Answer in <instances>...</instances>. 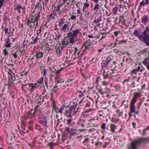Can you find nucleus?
<instances>
[{
	"label": "nucleus",
	"mask_w": 149,
	"mask_h": 149,
	"mask_svg": "<svg viewBox=\"0 0 149 149\" xmlns=\"http://www.w3.org/2000/svg\"><path fill=\"white\" fill-rule=\"evenodd\" d=\"M61 73L56 75L55 79V82L56 83V85L58 84L61 83L62 82H64L63 81H62V79L61 77Z\"/></svg>",
	"instance_id": "obj_12"
},
{
	"label": "nucleus",
	"mask_w": 149,
	"mask_h": 149,
	"mask_svg": "<svg viewBox=\"0 0 149 149\" xmlns=\"http://www.w3.org/2000/svg\"><path fill=\"white\" fill-rule=\"evenodd\" d=\"M104 80L102 82V85L104 86H107L108 84V81H106L105 79H104Z\"/></svg>",
	"instance_id": "obj_62"
},
{
	"label": "nucleus",
	"mask_w": 149,
	"mask_h": 149,
	"mask_svg": "<svg viewBox=\"0 0 149 149\" xmlns=\"http://www.w3.org/2000/svg\"><path fill=\"white\" fill-rule=\"evenodd\" d=\"M21 128L22 130H21L20 128H19V130L20 132H22L24 134H25L26 133L25 131V130L26 129V124L25 121L24 120H22L21 121Z\"/></svg>",
	"instance_id": "obj_17"
},
{
	"label": "nucleus",
	"mask_w": 149,
	"mask_h": 149,
	"mask_svg": "<svg viewBox=\"0 0 149 149\" xmlns=\"http://www.w3.org/2000/svg\"><path fill=\"white\" fill-rule=\"evenodd\" d=\"M116 62L115 61H113L110 58L107 61L104 66L107 68L108 65H109L111 70L115 69V68H117V66L116 65Z\"/></svg>",
	"instance_id": "obj_8"
},
{
	"label": "nucleus",
	"mask_w": 149,
	"mask_h": 149,
	"mask_svg": "<svg viewBox=\"0 0 149 149\" xmlns=\"http://www.w3.org/2000/svg\"><path fill=\"white\" fill-rule=\"evenodd\" d=\"M49 17L48 18V20L50 21L51 19H55V16L54 15V13H52L50 14L49 16Z\"/></svg>",
	"instance_id": "obj_53"
},
{
	"label": "nucleus",
	"mask_w": 149,
	"mask_h": 149,
	"mask_svg": "<svg viewBox=\"0 0 149 149\" xmlns=\"http://www.w3.org/2000/svg\"><path fill=\"white\" fill-rule=\"evenodd\" d=\"M56 118H57V120L58 121L57 125H59L60 126L61 125V122L63 121V118L62 116H61L59 117V116L57 114L56 115Z\"/></svg>",
	"instance_id": "obj_34"
},
{
	"label": "nucleus",
	"mask_w": 149,
	"mask_h": 149,
	"mask_svg": "<svg viewBox=\"0 0 149 149\" xmlns=\"http://www.w3.org/2000/svg\"><path fill=\"white\" fill-rule=\"evenodd\" d=\"M39 122L43 125L44 126H46L47 125V120L45 118H43L39 120Z\"/></svg>",
	"instance_id": "obj_24"
},
{
	"label": "nucleus",
	"mask_w": 149,
	"mask_h": 149,
	"mask_svg": "<svg viewBox=\"0 0 149 149\" xmlns=\"http://www.w3.org/2000/svg\"><path fill=\"white\" fill-rule=\"evenodd\" d=\"M8 78L10 81H15V80H17L18 79H16V77L14 74H10L8 76Z\"/></svg>",
	"instance_id": "obj_31"
},
{
	"label": "nucleus",
	"mask_w": 149,
	"mask_h": 149,
	"mask_svg": "<svg viewBox=\"0 0 149 149\" xmlns=\"http://www.w3.org/2000/svg\"><path fill=\"white\" fill-rule=\"evenodd\" d=\"M135 103L131 102L130 103V111L129 113V114L130 116H131L132 115L131 113H134L136 115L139 114V110L138 109L136 110V107L135 106Z\"/></svg>",
	"instance_id": "obj_7"
},
{
	"label": "nucleus",
	"mask_w": 149,
	"mask_h": 149,
	"mask_svg": "<svg viewBox=\"0 0 149 149\" xmlns=\"http://www.w3.org/2000/svg\"><path fill=\"white\" fill-rule=\"evenodd\" d=\"M111 70L112 71L111 72L112 77H116L120 75V72L118 71V69L115 68Z\"/></svg>",
	"instance_id": "obj_22"
},
{
	"label": "nucleus",
	"mask_w": 149,
	"mask_h": 149,
	"mask_svg": "<svg viewBox=\"0 0 149 149\" xmlns=\"http://www.w3.org/2000/svg\"><path fill=\"white\" fill-rule=\"evenodd\" d=\"M64 68H62L60 69H58L57 68H56L55 66H53L52 68H49V70L51 71V72H53L55 73V74L57 75L58 74H60L61 73V72L62 71Z\"/></svg>",
	"instance_id": "obj_10"
},
{
	"label": "nucleus",
	"mask_w": 149,
	"mask_h": 149,
	"mask_svg": "<svg viewBox=\"0 0 149 149\" xmlns=\"http://www.w3.org/2000/svg\"><path fill=\"white\" fill-rule=\"evenodd\" d=\"M35 129L38 130L39 131L41 132L42 130V128L40 126L38 125H36L35 127Z\"/></svg>",
	"instance_id": "obj_55"
},
{
	"label": "nucleus",
	"mask_w": 149,
	"mask_h": 149,
	"mask_svg": "<svg viewBox=\"0 0 149 149\" xmlns=\"http://www.w3.org/2000/svg\"><path fill=\"white\" fill-rule=\"evenodd\" d=\"M40 12H39V13L37 11V13H36L34 15H32L31 16V20L32 21V23H33V24L35 25V22L36 23V26H37V24L38 22V21L39 20L40 16Z\"/></svg>",
	"instance_id": "obj_6"
},
{
	"label": "nucleus",
	"mask_w": 149,
	"mask_h": 149,
	"mask_svg": "<svg viewBox=\"0 0 149 149\" xmlns=\"http://www.w3.org/2000/svg\"><path fill=\"white\" fill-rule=\"evenodd\" d=\"M33 121H30L29 122V129L31 130L32 131H33Z\"/></svg>",
	"instance_id": "obj_49"
},
{
	"label": "nucleus",
	"mask_w": 149,
	"mask_h": 149,
	"mask_svg": "<svg viewBox=\"0 0 149 149\" xmlns=\"http://www.w3.org/2000/svg\"><path fill=\"white\" fill-rule=\"evenodd\" d=\"M27 21L26 22V24L28 26H29L31 25V24L32 23V21H31V20H30V19H27Z\"/></svg>",
	"instance_id": "obj_59"
},
{
	"label": "nucleus",
	"mask_w": 149,
	"mask_h": 149,
	"mask_svg": "<svg viewBox=\"0 0 149 149\" xmlns=\"http://www.w3.org/2000/svg\"><path fill=\"white\" fill-rule=\"evenodd\" d=\"M67 124L70 126H73L75 125L74 122V120L72 118L67 119Z\"/></svg>",
	"instance_id": "obj_26"
},
{
	"label": "nucleus",
	"mask_w": 149,
	"mask_h": 149,
	"mask_svg": "<svg viewBox=\"0 0 149 149\" xmlns=\"http://www.w3.org/2000/svg\"><path fill=\"white\" fill-rule=\"evenodd\" d=\"M64 107L65 106L64 105H63L60 108V109H59L58 107H57L53 109L56 113H62L63 111L64 110Z\"/></svg>",
	"instance_id": "obj_18"
},
{
	"label": "nucleus",
	"mask_w": 149,
	"mask_h": 149,
	"mask_svg": "<svg viewBox=\"0 0 149 149\" xmlns=\"http://www.w3.org/2000/svg\"><path fill=\"white\" fill-rule=\"evenodd\" d=\"M42 96L41 95H40L39 96V97L40 98V100L38 98V100H39L38 102V104H39L40 102H44V97H42V98L41 99V97H42Z\"/></svg>",
	"instance_id": "obj_60"
},
{
	"label": "nucleus",
	"mask_w": 149,
	"mask_h": 149,
	"mask_svg": "<svg viewBox=\"0 0 149 149\" xmlns=\"http://www.w3.org/2000/svg\"><path fill=\"white\" fill-rule=\"evenodd\" d=\"M107 34V33L106 32L102 33L100 35V36H101V38L100 39V40H102L103 39H104L105 38V37H106Z\"/></svg>",
	"instance_id": "obj_50"
},
{
	"label": "nucleus",
	"mask_w": 149,
	"mask_h": 149,
	"mask_svg": "<svg viewBox=\"0 0 149 149\" xmlns=\"http://www.w3.org/2000/svg\"><path fill=\"white\" fill-rule=\"evenodd\" d=\"M70 108L74 111H75L76 109L77 108V102L76 101L75 102L72 101L70 102Z\"/></svg>",
	"instance_id": "obj_21"
},
{
	"label": "nucleus",
	"mask_w": 149,
	"mask_h": 149,
	"mask_svg": "<svg viewBox=\"0 0 149 149\" xmlns=\"http://www.w3.org/2000/svg\"><path fill=\"white\" fill-rule=\"evenodd\" d=\"M78 17V16L76 15H71L70 17V19L71 20H76L77 17Z\"/></svg>",
	"instance_id": "obj_54"
},
{
	"label": "nucleus",
	"mask_w": 149,
	"mask_h": 149,
	"mask_svg": "<svg viewBox=\"0 0 149 149\" xmlns=\"http://www.w3.org/2000/svg\"><path fill=\"white\" fill-rule=\"evenodd\" d=\"M116 128V126L113 124H111L110 125V130L112 133L115 132V129Z\"/></svg>",
	"instance_id": "obj_38"
},
{
	"label": "nucleus",
	"mask_w": 149,
	"mask_h": 149,
	"mask_svg": "<svg viewBox=\"0 0 149 149\" xmlns=\"http://www.w3.org/2000/svg\"><path fill=\"white\" fill-rule=\"evenodd\" d=\"M43 56V53L40 51H38L36 52V57L37 59L41 58Z\"/></svg>",
	"instance_id": "obj_35"
},
{
	"label": "nucleus",
	"mask_w": 149,
	"mask_h": 149,
	"mask_svg": "<svg viewBox=\"0 0 149 149\" xmlns=\"http://www.w3.org/2000/svg\"><path fill=\"white\" fill-rule=\"evenodd\" d=\"M148 20L149 19L148 16L146 15H145L142 19V22L143 24H145L147 22Z\"/></svg>",
	"instance_id": "obj_33"
},
{
	"label": "nucleus",
	"mask_w": 149,
	"mask_h": 149,
	"mask_svg": "<svg viewBox=\"0 0 149 149\" xmlns=\"http://www.w3.org/2000/svg\"><path fill=\"white\" fill-rule=\"evenodd\" d=\"M99 116L101 117V118H104L105 116V113H104L102 111H100L99 112Z\"/></svg>",
	"instance_id": "obj_51"
},
{
	"label": "nucleus",
	"mask_w": 149,
	"mask_h": 149,
	"mask_svg": "<svg viewBox=\"0 0 149 149\" xmlns=\"http://www.w3.org/2000/svg\"><path fill=\"white\" fill-rule=\"evenodd\" d=\"M93 108H90L86 110L82 113L81 116H84L85 115L86 113L91 111H93Z\"/></svg>",
	"instance_id": "obj_47"
},
{
	"label": "nucleus",
	"mask_w": 149,
	"mask_h": 149,
	"mask_svg": "<svg viewBox=\"0 0 149 149\" xmlns=\"http://www.w3.org/2000/svg\"><path fill=\"white\" fill-rule=\"evenodd\" d=\"M40 70L42 71L41 73H43V77L45 76V78L46 79L47 78L46 75L47 74V68L42 66H40Z\"/></svg>",
	"instance_id": "obj_16"
},
{
	"label": "nucleus",
	"mask_w": 149,
	"mask_h": 149,
	"mask_svg": "<svg viewBox=\"0 0 149 149\" xmlns=\"http://www.w3.org/2000/svg\"><path fill=\"white\" fill-rule=\"evenodd\" d=\"M149 143V137L135 139L131 142L128 148L129 149H137V147L141 143Z\"/></svg>",
	"instance_id": "obj_3"
},
{
	"label": "nucleus",
	"mask_w": 149,
	"mask_h": 149,
	"mask_svg": "<svg viewBox=\"0 0 149 149\" xmlns=\"http://www.w3.org/2000/svg\"><path fill=\"white\" fill-rule=\"evenodd\" d=\"M106 124L105 123H103L102 124V125L101 126V128L103 130V132L105 131V130L106 129Z\"/></svg>",
	"instance_id": "obj_64"
},
{
	"label": "nucleus",
	"mask_w": 149,
	"mask_h": 149,
	"mask_svg": "<svg viewBox=\"0 0 149 149\" xmlns=\"http://www.w3.org/2000/svg\"><path fill=\"white\" fill-rule=\"evenodd\" d=\"M66 23L65 22H64L63 19H61V21H60V22L58 24V26L59 27V28L60 29H61V28L62 27V26H64V24H65Z\"/></svg>",
	"instance_id": "obj_44"
},
{
	"label": "nucleus",
	"mask_w": 149,
	"mask_h": 149,
	"mask_svg": "<svg viewBox=\"0 0 149 149\" xmlns=\"http://www.w3.org/2000/svg\"><path fill=\"white\" fill-rule=\"evenodd\" d=\"M128 102L129 100H124L123 101L121 105L122 106H124L125 108H127L129 105Z\"/></svg>",
	"instance_id": "obj_37"
},
{
	"label": "nucleus",
	"mask_w": 149,
	"mask_h": 149,
	"mask_svg": "<svg viewBox=\"0 0 149 149\" xmlns=\"http://www.w3.org/2000/svg\"><path fill=\"white\" fill-rule=\"evenodd\" d=\"M86 104L85 105V107H90L91 105L92 107L93 106L94 102L93 100L90 99V101H88L86 100Z\"/></svg>",
	"instance_id": "obj_25"
},
{
	"label": "nucleus",
	"mask_w": 149,
	"mask_h": 149,
	"mask_svg": "<svg viewBox=\"0 0 149 149\" xmlns=\"http://www.w3.org/2000/svg\"><path fill=\"white\" fill-rule=\"evenodd\" d=\"M41 0H39V1H38L36 5V8H37L39 10H40L39 12H41V10L42 9V3H41Z\"/></svg>",
	"instance_id": "obj_28"
},
{
	"label": "nucleus",
	"mask_w": 149,
	"mask_h": 149,
	"mask_svg": "<svg viewBox=\"0 0 149 149\" xmlns=\"http://www.w3.org/2000/svg\"><path fill=\"white\" fill-rule=\"evenodd\" d=\"M61 6H62L61 4L58 5L56 6H54V11L56 12H59L60 10Z\"/></svg>",
	"instance_id": "obj_45"
},
{
	"label": "nucleus",
	"mask_w": 149,
	"mask_h": 149,
	"mask_svg": "<svg viewBox=\"0 0 149 149\" xmlns=\"http://www.w3.org/2000/svg\"><path fill=\"white\" fill-rule=\"evenodd\" d=\"M63 25L64 26H62L61 29H60L63 31H65L69 29V24L66 23Z\"/></svg>",
	"instance_id": "obj_30"
},
{
	"label": "nucleus",
	"mask_w": 149,
	"mask_h": 149,
	"mask_svg": "<svg viewBox=\"0 0 149 149\" xmlns=\"http://www.w3.org/2000/svg\"><path fill=\"white\" fill-rule=\"evenodd\" d=\"M99 92L102 95H103L105 93V92L103 91V89L102 88H100L98 90Z\"/></svg>",
	"instance_id": "obj_63"
},
{
	"label": "nucleus",
	"mask_w": 149,
	"mask_h": 149,
	"mask_svg": "<svg viewBox=\"0 0 149 149\" xmlns=\"http://www.w3.org/2000/svg\"><path fill=\"white\" fill-rule=\"evenodd\" d=\"M141 96V94L139 92L134 93V95L131 102L135 103L137 99L140 97Z\"/></svg>",
	"instance_id": "obj_14"
},
{
	"label": "nucleus",
	"mask_w": 149,
	"mask_h": 149,
	"mask_svg": "<svg viewBox=\"0 0 149 149\" xmlns=\"http://www.w3.org/2000/svg\"><path fill=\"white\" fill-rule=\"evenodd\" d=\"M4 41V45L6 47L9 48L12 46L13 44L11 42V40L9 38L6 39Z\"/></svg>",
	"instance_id": "obj_15"
},
{
	"label": "nucleus",
	"mask_w": 149,
	"mask_h": 149,
	"mask_svg": "<svg viewBox=\"0 0 149 149\" xmlns=\"http://www.w3.org/2000/svg\"><path fill=\"white\" fill-rule=\"evenodd\" d=\"M9 49L8 48H5L3 51V54L4 56L6 57H8V54H9L8 52Z\"/></svg>",
	"instance_id": "obj_40"
},
{
	"label": "nucleus",
	"mask_w": 149,
	"mask_h": 149,
	"mask_svg": "<svg viewBox=\"0 0 149 149\" xmlns=\"http://www.w3.org/2000/svg\"><path fill=\"white\" fill-rule=\"evenodd\" d=\"M18 52V50H17L14 53H12V55H13V56L14 57L15 59H16L17 58Z\"/></svg>",
	"instance_id": "obj_61"
},
{
	"label": "nucleus",
	"mask_w": 149,
	"mask_h": 149,
	"mask_svg": "<svg viewBox=\"0 0 149 149\" xmlns=\"http://www.w3.org/2000/svg\"><path fill=\"white\" fill-rule=\"evenodd\" d=\"M45 5H46L47 8L49 10H50L51 9H52L53 7L54 6L53 5L52 7H51L52 4L51 3L48 4V3H47V4Z\"/></svg>",
	"instance_id": "obj_57"
},
{
	"label": "nucleus",
	"mask_w": 149,
	"mask_h": 149,
	"mask_svg": "<svg viewBox=\"0 0 149 149\" xmlns=\"http://www.w3.org/2000/svg\"><path fill=\"white\" fill-rule=\"evenodd\" d=\"M143 0L140 3V6L143 7L145 5H147L149 4V0H145V2Z\"/></svg>",
	"instance_id": "obj_39"
},
{
	"label": "nucleus",
	"mask_w": 149,
	"mask_h": 149,
	"mask_svg": "<svg viewBox=\"0 0 149 149\" xmlns=\"http://www.w3.org/2000/svg\"><path fill=\"white\" fill-rule=\"evenodd\" d=\"M133 34L137 37L141 41L144 42L147 46H149V35L148 33H146L145 30L141 34H140L138 30H135Z\"/></svg>",
	"instance_id": "obj_2"
},
{
	"label": "nucleus",
	"mask_w": 149,
	"mask_h": 149,
	"mask_svg": "<svg viewBox=\"0 0 149 149\" xmlns=\"http://www.w3.org/2000/svg\"><path fill=\"white\" fill-rule=\"evenodd\" d=\"M86 101V99L84 98V97H83L82 99L80 101L79 104V106L83 107L85 104Z\"/></svg>",
	"instance_id": "obj_36"
},
{
	"label": "nucleus",
	"mask_w": 149,
	"mask_h": 149,
	"mask_svg": "<svg viewBox=\"0 0 149 149\" xmlns=\"http://www.w3.org/2000/svg\"><path fill=\"white\" fill-rule=\"evenodd\" d=\"M102 144V143L100 141L99 139H98L95 142V145L96 146H100Z\"/></svg>",
	"instance_id": "obj_48"
},
{
	"label": "nucleus",
	"mask_w": 149,
	"mask_h": 149,
	"mask_svg": "<svg viewBox=\"0 0 149 149\" xmlns=\"http://www.w3.org/2000/svg\"><path fill=\"white\" fill-rule=\"evenodd\" d=\"M68 135L67 134L65 133V131L64 130V133L63 134L62 136V139L63 141H64L68 138Z\"/></svg>",
	"instance_id": "obj_46"
},
{
	"label": "nucleus",
	"mask_w": 149,
	"mask_h": 149,
	"mask_svg": "<svg viewBox=\"0 0 149 149\" xmlns=\"http://www.w3.org/2000/svg\"><path fill=\"white\" fill-rule=\"evenodd\" d=\"M70 31L67 33V36L69 37V42L73 43L75 42V38H77L79 34H81L80 27L74 25L70 28Z\"/></svg>",
	"instance_id": "obj_1"
},
{
	"label": "nucleus",
	"mask_w": 149,
	"mask_h": 149,
	"mask_svg": "<svg viewBox=\"0 0 149 149\" xmlns=\"http://www.w3.org/2000/svg\"><path fill=\"white\" fill-rule=\"evenodd\" d=\"M86 92V91L85 90H84L83 92H82L81 91L78 90L77 91L75 94L77 95L79 97H84L85 94L86 93H85Z\"/></svg>",
	"instance_id": "obj_19"
},
{
	"label": "nucleus",
	"mask_w": 149,
	"mask_h": 149,
	"mask_svg": "<svg viewBox=\"0 0 149 149\" xmlns=\"http://www.w3.org/2000/svg\"><path fill=\"white\" fill-rule=\"evenodd\" d=\"M101 16L98 17V18L95 17L93 22L95 23H97L100 22L102 21Z\"/></svg>",
	"instance_id": "obj_43"
},
{
	"label": "nucleus",
	"mask_w": 149,
	"mask_h": 149,
	"mask_svg": "<svg viewBox=\"0 0 149 149\" xmlns=\"http://www.w3.org/2000/svg\"><path fill=\"white\" fill-rule=\"evenodd\" d=\"M104 70L103 74L104 79H106L107 78L112 76L111 72H110L109 71H108L106 72Z\"/></svg>",
	"instance_id": "obj_20"
},
{
	"label": "nucleus",
	"mask_w": 149,
	"mask_h": 149,
	"mask_svg": "<svg viewBox=\"0 0 149 149\" xmlns=\"http://www.w3.org/2000/svg\"><path fill=\"white\" fill-rule=\"evenodd\" d=\"M35 115L36 113L34 112H33L32 110L31 111H29L25 114V119L26 120L27 118H32L35 117Z\"/></svg>",
	"instance_id": "obj_11"
},
{
	"label": "nucleus",
	"mask_w": 149,
	"mask_h": 149,
	"mask_svg": "<svg viewBox=\"0 0 149 149\" xmlns=\"http://www.w3.org/2000/svg\"><path fill=\"white\" fill-rule=\"evenodd\" d=\"M64 130L65 131V133H67L68 135H69L70 136L77 135L79 133L77 130L72 128H70L69 127H66Z\"/></svg>",
	"instance_id": "obj_5"
},
{
	"label": "nucleus",
	"mask_w": 149,
	"mask_h": 149,
	"mask_svg": "<svg viewBox=\"0 0 149 149\" xmlns=\"http://www.w3.org/2000/svg\"><path fill=\"white\" fill-rule=\"evenodd\" d=\"M39 39V38L38 37V36H37L36 37H35V36H33L32 37V40L35 42V43L37 42L38 40Z\"/></svg>",
	"instance_id": "obj_56"
},
{
	"label": "nucleus",
	"mask_w": 149,
	"mask_h": 149,
	"mask_svg": "<svg viewBox=\"0 0 149 149\" xmlns=\"http://www.w3.org/2000/svg\"><path fill=\"white\" fill-rule=\"evenodd\" d=\"M43 80L44 78L43 77H42L38 80L37 83L38 84L39 86L37 87L36 88H38L41 85H42L43 86H44Z\"/></svg>",
	"instance_id": "obj_32"
},
{
	"label": "nucleus",
	"mask_w": 149,
	"mask_h": 149,
	"mask_svg": "<svg viewBox=\"0 0 149 149\" xmlns=\"http://www.w3.org/2000/svg\"><path fill=\"white\" fill-rule=\"evenodd\" d=\"M66 39H64L63 41H61L62 45L64 46H68L69 44L68 42Z\"/></svg>",
	"instance_id": "obj_42"
},
{
	"label": "nucleus",
	"mask_w": 149,
	"mask_h": 149,
	"mask_svg": "<svg viewBox=\"0 0 149 149\" xmlns=\"http://www.w3.org/2000/svg\"><path fill=\"white\" fill-rule=\"evenodd\" d=\"M81 51V50L80 49H78L77 47H75L74 48V52L73 55L74 54L75 56L76 57H77H77H78L79 56V55Z\"/></svg>",
	"instance_id": "obj_27"
},
{
	"label": "nucleus",
	"mask_w": 149,
	"mask_h": 149,
	"mask_svg": "<svg viewBox=\"0 0 149 149\" xmlns=\"http://www.w3.org/2000/svg\"><path fill=\"white\" fill-rule=\"evenodd\" d=\"M62 6H63V7L62 8V10L63 11H66L69 10L71 5L69 3H67V4H61Z\"/></svg>",
	"instance_id": "obj_23"
},
{
	"label": "nucleus",
	"mask_w": 149,
	"mask_h": 149,
	"mask_svg": "<svg viewBox=\"0 0 149 149\" xmlns=\"http://www.w3.org/2000/svg\"><path fill=\"white\" fill-rule=\"evenodd\" d=\"M75 113H76L75 111H74L70 108L69 109L65 110L64 115L67 118H72L74 116Z\"/></svg>",
	"instance_id": "obj_9"
},
{
	"label": "nucleus",
	"mask_w": 149,
	"mask_h": 149,
	"mask_svg": "<svg viewBox=\"0 0 149 149\" xmlns=\"http://www.w3.org/2000/svg\"><path fill=\"white\" fill-rule=\"evenodd\" d=\"M100 6H101L98 3H96L93 8L94 11H95V13H97Z\"/></svg>",
	"instance_id": "obj_41"
},
{
	"label": "nucleus",
	"mask_w": 149,
	"mask_h": 149,
	"mask_svg": "<svg viewBox=\"0 0 149 149\" xmlns=\"http://www.w3.org/2000/svg\"><path fill=\"white\" fill-rule=\"evenodd\" d=\"M57 85L56 84V85L54 86L53 88L52 89V91L54 92V93H56L57 92V91H58V86L56 85Z\"/></svg>",
	"instance_id": "obj_58"
},
{
	"label": "nucleus",
	"mask_w": 149,
	"mask_h": 149,
	"mask_svg": "<svg viewBox=\"0 0 149 149\" xmlns=\"http://www.w3.org/2000/svg\"><path fill=\"white\" fill-rule=\"evenodd\" d=\"M86 121L81 118L79 119L77 122V124L80 126L84 128V126L86 125Z\"/></svg>",
	"instance_id": "obj_13"
},
{
	"label": "nucleus",
	"mask_w": 149,
	"mask_h": 149,
	"mask_svg": "<svg viewBox=\"0 0 149 149\" xmlns=\"http://www.w3.org/2000/svg\"><path fill=\"white\" fill-rule=\"evenodd\" d=\"M21 8H22V7L20 4H17L15 5V9L16 10H17L18 12L20 13L21 12L20 9Z\"/></svg>",
	"instance_id": "obj_29"
},
{
	"label": "nucleus",
	"mask_w": 149,
	"mask_h": 149,
	"mask_svg": "<svg viewBox=\"0 0 149 149\" xmlns=\"http://www.w3.org/2000/svg\"><path fill=\"white\" fill-rule=\"evenodd\" d=\"M76 6L78 9H81L82 6V4L80 2H78L76 4Z\"/></svg>",
	"instance_id": "obj_52"
},
{
	"label": "nucleus",
	"mask_w": 149,
	"mask_h": 149,
	"mask_svg": "<svg viewBox=\"0 0 149 149\" xmlns=\"http://www.w3.org/2000/svg\"><path fill=\"white\" fill-rule=\"evenodd\" d=\"M39 86L37 83H27L26 84H23L21 87L22 91L26 92L27 90L31 92H33L35 89Z\"/></svg>",
	"instance_id": "obj_4"
}]
</instances>
